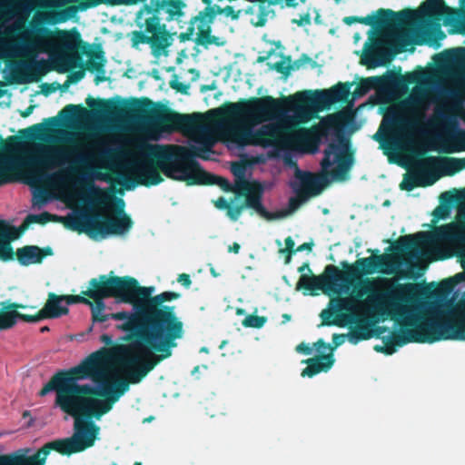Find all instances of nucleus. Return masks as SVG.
Segmentation results:
<instances>
[{
	"instance_id": "f257e3e1",
	"label": "nucleus",
	"mask_w": 465,
	"mask_h": 465,
	"mask_svg": "<svg viewBox=\"0 0 465 465\" xmlns=\"http://www.w3.org/2000/svg\"><path fill=\"white\" fill-rule=\"evenodd\" d=\"M86 104L90 108H86V121L136 114L145 117L158 130L168 133L200 130L203 128V123L207 119L234 122L237 125L229 130V139L239 146L282 149L287 144V130L282 124H264L255 130L251 125L274 119L283 112V107L292 113L291 122L295 125L306 124L314 118L320 119V89L297 92L285 98L283 103L270 95L227 103L205 114H179L163 104L153 103L147 97L115 102L113 99H94L89 95Z\"/></svg>"
},
{
	"instance_id": "f03ea898",
	"label": "nucleus",
	"mask_w": 465,
	"mask_h": 465,
	"mask_svg": "<svg viewBox=\"0 0 465 465\" xmlns=\"http://www.w3.org/2000/svg\"><path fill=\"white\" fill-rule=\"evenodd\" d=\"M143 378L142 372L124 377L109 373L104 355L96 351L79 365L55 372L38 391V396L54 391V407L74 419V432H76V422L87 425V436L92 437L94 445L99 427L91 420H100L108 413L129 391L130 384H137Z\"/></svg>"
},
{
	"instance_id": "7ed1b4c3",
	"label": "nucleus",
	"mask_w": 465,
	"mask_h": 465,
	"mask_svg": "<svg viewBox=\"0 0 465 465\" xmlns=\"http://www.w3.org/2000/svg\"><path fill=\"white\" fill-rule=\"evenodd\" d=\"M211 145H204L201 148L187 149L179 145L146 144L142 152L141 157L135 160L132 165L134 180L125 179L123 185L126 190H132L135 184L150 187L157 185L163 181L160 172L173 180L184 182L183 179L192 156H198L203 160L208 157L201 152L208 153Z\"/></svg>"
},
{
	"instance_id": "20e7f679",
	"label": "nucleus",
	"mask_w": 465,
	"mask_h": 465,
	"mask_svg": "<svg viewBox=\"0 0 465 465\" xmlns=\"http://www.w3.org/2000/svg\"><path fill=\"white\" fill-rule=\"evenodd\" d=\"M358 128L355 114L348 109L322 116V138L328 141L322 159V192L333 182L349 179L355 153L351 135Z\"/></svg>"
},
{
	"instance_id": "39448f33",
	"label": "nucleus",
	"mask_w": 465,
	"mask_h": 465,
	"mask_svg": "<svg viewBox=\"0 0 465 465\" xmlns=\"http://www.w3.org/2000/svg\"><path fill=\"white\" fill-rule=\"evenodd\" d=\"M131 305L134 312L110 313V319L124 321L118 328L127 332L124 340L129 342L119 347L118 362L124 375L142 372L146 377L153 370L148 364L159 357L161 350L149 321L141 315L142 303Z\"/></svg>"
},
{
	"instance_id": "423d86ee",
	"label": "nucleus",
	"mask_w": 465,
	"mask_h": 465,
	"mask_svg": "<svg viewBox=\"0 0 465 465\" xmlns=\"http://www.w3.org/2000/svg\"><path fill=\"white\" fill-rule=\"evenodd\" d=\"M145 289H150V293L141 301L144 310L141 315L149 321L159 343L158 348L161 350L159 357L148 364V369H154L159 362L172 355V349L177 346L176 340L183 336V323L176 316L174 306L163 304L177 300L181 294L175 292H163L153 296L155 288L145 286Z\"/></svg>"
},
{
	"instance_id": "0eeeda50",
	"label": "nucleus",
	"mask_w": 465,
	"mask_h": 465,
	"mask_svg": "<svg viewBox=\"0 0 465 465\" xmlns=\"http://www.w3.org/2000/svg\"><path fill=\"white\" fill-rule=\"evenodd\" d=\"M54 40L58 42L56 48L59 51V59L71 66H74L75 63L80 61V48L82 53H87L86 48L88 45L83 42L81 34L76 28H73L70 31L60 29L53 31L47 27L39 26L34 30L32 55H36V48L41 51L54 48L55 46Z\"/></svg>"
},
{
	"instance_id": "6e6552de",
	"label": "nucleus",
	"mask_w": 465,
	"mask_h": 465,
	"mask_svg": "<svg viewBox=\"0 0 465 465\" xmlns=\"http://www.w3.org/2000/svg\"><path fill=\"white\" fill-rule=\"evenodd\" d=\"M89 285L97 289L105 298H114L117 302L128 304L139 303L150 293V289L140 286L138 281L131 276L102 274L98 278H92Z\"/></svg>"
},
{
	"instance_id": "1a4fd4ad",
	"label": "nucleus",
	"mask_w": 465,
	"mask_h": 465,
	"mask_svg": "<svg viewBox=\"0 0 465 465\" xmlns=\"http://www.w3.org/2000/svg\"><path fill=\"white\" fill-rule=\"evenodd\" d=\"M451 11L444 0H426L418 10L403 9L395 12L381 8L378 10V15L380 24L401 27L418 21H440Z\"/></svg>"
},
{
	"instance_id": "9d476101",
	"label": "nucleus",
	"mask_w": 465,
	"mask_h": 465,
	"mask_svg": "<svg viewBox=\"0 0 465 465\" xmlns=\"http://www.w3.org/2000/svg\"><path fill=\"white\" fill-rule=\"evenodd\" d=\"M430 235L420 232L416 234L401 236L394 245L399 252L416 250L428 242ZM431 238L439 242H447L457 245H465V222L450 223L434 229Z\"/></svg>"
},
{
	"instance_id": "9b49d317",
	"label": "nucleus",
	"mask_w": 465,
	"mask_h": 465,
	"mask_svg": "<svg viewBox=\"0 0 465 465\" xmlns=\"http://www.w3.org/2000/svg\"><path fill=\"white\" fill-rule=\"evenodd\" d=\"M355 301L353 299H338L336 300L335 308L341 314L347 324L350 325L348 340L352 344H357L361 341L371 339L372 336L379 337L387 329L385 327H378L374 331L371 326L374 322H371L368 317L360 314L359 311H355Z\"/></svg>"
},
{
	"instance_id": "f8f14e48",
	"label": "nucleus",
	"mask_w": 465,
	"mask_h": 465,
	"mask_svg": "<svg viewBox=\"0 0 465 465\" xmlns=\"http://www.w3.org/2000/svg\"><path fill=\"white\" fill-rule=\"evenodd\" d=\"M114 215H105L100 219V215H94L86 219V233L90 236L124 235L133 227L131 217L124 212V202L119 198L116 200Z\"/></svg>"
},
{
	"instance_id": "ddd939ff",
	"label": "nucleus",
	"mask_w": 465,
	"mask_h": 465,
	"mask_svg": "<svg viewBox=\"0 0 465 465\" xmlns=\"http://www.w3.org/2000/svg\"><path fill=\"white\" fill-rule=\"evenodd\" d=\"M67 153L59 149L39 147L23 163L25 183L35 185L47 177L46 169L53 168L66 160Z\"/></svg>"
},
{
	"instance_id": "4468645a",
	"label": "nucleus",
	"mask_w": 465,
	"mask_h": 465,
	"mask_svg": "<svg viewBox=\"0 0 465 465\" xmlns=\"http://www.w3.org/2000/svg\"><path fill=\"white\" fill-rule=\"evenodd\" d=\"M133 45L139 44L150 45L153 54L158 56L173 43V35L168 32L166 25L161 23L157 15L145 19L144 31H134L132 34Z\"/></svg>"
},
{
	"instance_id": "2eb2a0df",
	"label": "nucleus",
	"mask_w": 465,
	"mask_h": 465,
	"mask_svg": "<svg viewBox=\"0 0 465 465\" xmlns=\"http://www.w3.org/2000/svg\"><path fill=\"white\" fill-rule=\"evenodd\" d=\"M86 426L76 422V432L72 437L50 441L32 456H37V460L45 465V458L52 450L63 455L84 451L93 446V439L87 436Z\"/></svg>"
},
{
	"instance_id": "dca6fc26",
	"label": "nucleus",
	"mask_w": 465,
	"mask_h": 465,
	"mask_svg": "<svg viewBox=\"0 0 465 465\" xmlns=\"http://www.w3.org/2000/svg\"><path fill=\"white\" fill-rule=\"evenodd\" d=\"M284 162L295 167L294 181L291 182L290 186L297 195H304L307 198L320 194V171L311 173L299 169L296 162L291 157L286 156Z\"/></svg>"
},
{
	"instance_id": "f3484780",
	"label": "nucleus",
	"mask_w": 465,
	"mask_h": 465,
	"mask_svg": "<svg viewBox=\"0 0 465 465\" xmlns=\"http://www.w3.org/2000/svg\"><path fill=\"white\" fill-rule=\"evenodd\" d=\"M192 156L189 159V164L193 163V165L188 167L186 175L183 178L187 185H219L224 192L232 193V184L226 179L221 176L211 174L205 172L200 163Z\"/></svg>"
},
{
	"instance_id": "a211bd4d",
	"label": "nucleus",
	"mask_w": 465,
	"mask_h": 465,
	"mask_svg": "<svg viewBox=\"0 0 465 465\" xmlns=\"http://www.w3.org/2000/svg\"><path fill=\"white\" fill-rule=\"evenodd\" d=\"M23 303L5 301L0 302V331L15 327L18 320L25 322H38V314L29 315L18 312V309H25Z\"/></svg>"
},
{
	"instance_id": "6ab92c4d",
	"label": "nucleus",
	"mask_w": 465,
	"mask_h": 465,
	"mask_svg": "<svg viewBox=\"0 0 465 465\" xmlns=\"http://www.w3.org/2000/svg\"><path fill=\"white\" fill-rule=\"evenodd\" d=\"M385 257L383 255H373L365 258H360L351 265L344 263V274L350 282L359 279L363 275L372 274L383 263Z\"/></svg>"
},
{
	"instance_id": "aec40b11",
	"label": "nucleus",
	"mask_w": 465,
	"mask_h": 465,
	"mask_svg": "<svg viewBox=\"0 0 465 465\" xmlns=\"http://www.w3.org/2000/svg\"><path fill=\"white\" fill-rule=\"evenodd\" d=\"M297 353L312 356L301 361L306 367L302 371L301 376L312 378L320 373V339L312 344L301 342L295 347Z\"/></svg>"
},
{
	"instance_id": "412c9836",
	"label": "nucleus",
	"mask_w": 465,
	"mask_h": 465,
	"mask_svg": "<svg viewBox=\"0 0 465 465\" xmlns=\"http://www.w3.org/2000/svg\"><path fill=\"white\" fill-rule=\"evenodd\" d=\"M353 83H338L329 89H322V111L329 109L337 103L352 104L351 88Z\"/></svg>"
},
{
	"instance_id": "4be33fe9",
	"label": "nucleus",
	"mask_w": 465,
	"mask_h": 465,
	"mask_svg": "<svg viewBox=\"0 0 465 465\" xmlns=\"http://www.w3.org/2000/svg\"><path fill=\"white\" fill-rule=\"evenodd\" d=\"M430 168L423 167L421 161L419 163V168L411 173L404 174L400 188L411 192L417 187H427L432 185L438 179L430 173Z\"/></svg>"
},
{
	"instance_id": "5701e85b",
	"label": "nucleus",
	"mask_w": 465,
	"mask_h": 465,
	"mask_svg": "<svg viewBox=\"0 0 465 465\" xmlns=\"http://www.w3.org/2000/svg\"><path fill=\"white\" fill-rule=\"evenodd\" d=\"M53 254L51 247L40 248L36 245H25L18 248L15 252V257L22 266L41 263L46 256Z\"/></svg>"
},
{
	"instance_id": "b1692460",
	"label": "nucleus",
	"mask_w": 465,
	"mask_h": 465,
	"mask_svg": "<svg viewBox=\"0 0 465 465\" xmlns=\"http://www.w3.org/2000/svg\"><path fill=\"white\" fill-rule=\"evenodd\" d=\"M291 140L299 145L311 147L316 153L320 147V123L310 128L301 127L292 133Z\"/></svg>"
},
{
	"instance_id": "393cba45",
	"label": "nucleus",
	"mask_w": 465,
	"mask_h": 465,
	"mask_svg": "<svg viewBox=\"0 0 465 465\" xmlns=\"http://www.w3.org/2000/svg\"><path fill=\"white\" fill-rule=\"evenodd\" d=\"M64 302V295H57L54 292H50L45 306L37 312L38 322L44 319H55L68 314L69 309L67 306L62 305V302Z\"/></svg>"
},
{
	"instance_id": "a878e982",
	"label": "nucleus",
	"mask_w": 465,
	"mask_h": 465,
	"mask_svg": "<svg viewBox=\"0 0 465 465\" xmlns=\"http://www.w3.org/2000/svg\"><path fill=\"white\" fill-rule=\"evenodd\" d=\"M15 227L8 224L5 221L0 220V260L9 262L14 260L15 252L11 245V241L18 238V233L14 232Z\"/></svg>"
},
{
	"instance_id": "bb28decb",
	"label": "nucleus",
	"mask_w": 465,
	"mask_h": 465,
	"mask_svg": "<svg viewBox=\"0 0 465 465\" xmlns=\"http://www.w3.org/2000/svg\"><path fill=\"white\" fill-rule=\"evenodd\" d=\"M421 165L430 170L439 169L446 176H453L460 172L458 158L454 157L428 156L421 160Z\"/></svg>"
},
{
	"instance_id": "cd10ccee",
	"label": "nucleus",
	"mask_w": 465,
	"mask_h": 465,
	"mask_svg": "<svg viewBox=\"0 0 465 465\" xmlns=\"http://www.w3.org/2000/svg\"><path fill=\"white\" fill-rule=\"evenodd\" d=\"M83 294L86 295L89 299H92L94 302H91L89 305L92 312V320L94 322H104L110 319V313H104V311L105 309V304L104 300L105 297L97 291L94 287L88 286L86 291H83Z\"/></svg>"
},
{
	"instance_id": "c85d7f7f",
	"label": "nucleus",
	"mask_w": 465,
	"mask_h": 465,
	"mask_svg": "<svg viewBox=\"0 0 465 465\" xmlns=\"http://www.w3.org/2000/svg\"><path fill=\"white\" fill-rule=\"evenodd\" d=\"M233 201L234 199L231 200L229 208L226 211L227 216L233 222L239 219L245 208L253 209L260 216L263 218L268 217L267 215L269 214V212L263 206L262 203L258 202L256 197H249L248 199H245L244 203L239 205H233Z\"/></svg>"
},
{
	"instance_id": "c756f323",
	"label": "nucleus",
	"mask_w": 465,
	"mask_h": 465,
	"mask_svg": "<svg viewBox=\"0 0 465 465\" xmlns=\"http://www.w3.org/2000/svg\"><path fill=\"white\" fill-rule=\"evenodd\" d=\"M232 189L236 196H243L245 199L256 197L262 203L263 187L259 182H249L244 177H240L236 179Z\"/></svg>"
},
{
	"instance_id": "7c9ffc66",
	"label": "nucleus",
	"mask_w": 465,
	"mask_h": 465,
	"mask_svg": "<svg viewBox=\"0 0 465 465\" xmlns=\"http://www.w3.org/2000/svg\"><path fill=\"white\" fill-rule=\"evenodd\" d=\"M341 280L345 284L352 287L351 295L345 297L344 299H353L355 301V311H359L361 299L370 291V281L368 279L359 277V279L351 280V282H350L344 272L342 273Z\"/></svg>"
},
{
	"instance_id": "2f4dec72",
	"label": "nucleus",
	"mask_w": 465,
	"mask_h": 465,
	"mask_svg": "<svg viewBox=\"0 0 465 465\" xmlns=\"http://www.w3.org/2000/svg\"><path fill=\"white\" fill-rule=\"evenodd\" d=\"M386 83V78L383 76H371L362 78L357 84L354 90L351 92L352 102L366 95L371 90L380 88Z\"/></svg>"
},
{
	"instance_id": "473e14b6",
	"label": "nucleus",
	"mask_w": 465,
	"mask_h": 465,
	"mask_svg": "<svg viewBox=\"0 0 465 465\" xmlns=\"http://www.w3.org/2000/svg\"><path fill=\"white\" fill-rule=\"evenodd\" d=\"M296 289L304 295H318L320 291V275L301 274Z\"/></svg>"
},
{
	"instance_id": "72a5a7b5",
	"label": "nucleus",
	"mask_w": 465,
	"mask_h": 465,
	"mask_svg": "<svg viewBox=\"0 0 465 465\" xmlns=\"http://www.w3.org/2000/svg\"><path fill=\"white\" fill-rule=\"evenodd\" d=\"M74 186L88 190L90 193H94L98 194V201L102 204H106L109 200H111V196L103 193L99 188L95 187L94 182L91 177H87L85 175L78 176L74 181Z\"/></svg>"
},
{
	"instance_id": "f704fd0d",
	"label": "nucleus",
	"mask_w": 465,
	"mask_h": 465,
	"mask_svg": "<svg viewBox=\"0 0 465 465\" xmlns=\"http://www.w3.org/2000/svg\"><path fill=\"white\" fill-rule=\"evenodd\" d=\"M308 199L309 198L305 197L304 195L300 196L296 194V196L291 197L289 199L287 209L276 213L269 212V214L267 215L268 217H265V219L271 221L284 218L287 215L294 213L302 205V203Z\"/></svg>"
},
{
	"instance_id": "c9c22d12",
	"label": "nucleus",
	"mask_w": 465,
	"mask_h": 465,
	"mask_svg": "<svg viewBox=\"0 0 465 465\" xmlns=\"http://www.w3.org/2000/svg\"><path fill=\"white\" fill-rule=\"evenodd\" d=\"M0 465H41L37 456L24 454L0 455Z\"/></svg>"
},
{
	"instance_id": "e433bc0d",
	"label": "nucleus",
	"mask_w": 465,
	"mask_h": 465,
	"mask_svg": "<svg viewBox=\"0 0 465 465\" xmlns=\"http://www.w3.org/2000/svg\"><path fill=\"white\" fill-rule=\"evenodd\" d=\"M45 122L49 126L45 124H36L27 129H25L22 133H27L28 136L32 139H42V137L51 130L50 126L58 124V121L55 117L47 118Z\"/></svg>"
},
{
	"instance_id": "4c0bfd02",
	"label": "nucleus",
	"mask_w": 465,
	"mask_h": 465,
	"mask_svg": "<svg viewBox=\"0 0 465 465\" xmlns=\"http://www.w3.org/2000/svg\"><path fill=\"white\" fill-rule=\"evenodd\" d=\"M379 19H380V15L377 14V18L375 15H368V16H365V17H361V16H346L343 18V22L348 25H351L352 24H355V23H360V24H363V25H379V26H391V27H396L395 25H381L379 23Z\"/></svg>"
},
{
	"instance_id": "58836bf2",
	"label": "nucleus",
	"mask_w": 465,
	"mask_h": 465,
	"mask_svg": "<svg viewBox=\"0 0 465 465\" xmlns=\"http://www.w3.org/2000/svg\"><path fill=\"white\" fill-rule=\"evenodd\" d=\"M362 64L368 68H375L383 64L382 52L379 49H372L367 52L362 57Z\"/></svg>"
},
{
	"instance_id": "ea45409f",
	"label": "nucleus",
	"mask_w": 465,
	"mask_h": 465,
	"mask_svg": "<svg viewBox=\"0 0 465 465\" xmlns=\"http://www.w3.org/2000/svg\"><path fill=\"white\" fill-rule=\"evenodd\" d=\"M68 3H77L78 9L85 11L89 8L95 7L103 3L110 2L114 4H128L129 0H66Z\"/></svg>"
},
{
	"instance_id": "a19ab883",
	"label": "nucleus",
	"mask_w": 465,
	"mask_h": 465,
	"mask_svg": "<svg viewBox=\"0 0 465 465\" xmlns=\"http://www.w3.org/2000/svg\"><path fill=\"white\" fill-rule=\"evenodd\" d=\"M88 54L91 58V60L89 61V70L103 72L105 64L104 52L102 50H99L97 52L88 53Z\"/></svg>"
},
{
	"instance_id": "79ce46f5",
	"label": "nucleus",
	"mask_w": 465,
	"mask_h": 465,
	"mask_svg": "<svg viewBox=\"0 0 465 465\" xmlns=\"http://www.w3.org/2000/svg\"><path fill=\"white\" fill-rule=\"evenodd\" d=\"M64 225L72 231H77L79 232H85L86 229V222L83 223V221L80 217L76 216H69L67 218H64Z\"/></svg>"
},
{
	"instance_id": "37998d69",
	"label": "nucleus",
	"mask_w": 465,
	"mask_h": 465,
	"mask_svg": "<svg viewBox=\"0 0 465 465\" xmlns=\"http://www.w3.org/2000/svg\"><path fill=\"white\" fill-rule=\"evenodd\" d=\"M266 322H267V318L265 316L250 314V315L246 316L245 319L242 321V325L244 327L260 329V328L263 327V325L266 323Z\"/></svg>"
},
{
	"instance_id": "c03bdc74",
	"label": "nucleus",
	"mask_w": 465,
	"mask_h": 465,
	"mask_svg": "<svg viewBox=\"0 0 465 465\" xmlns=\"http://www.w3.org/2000/svg\"><path fill=\"white\" fill-rule=\"evenodd\" d=\"M58 217L51 214L48 212H43L39 214H28V220L33 221V223L45 224L49 222L56 221Z\"/></svg>"
},
{
	"instance_id": "a18cd8bd",
	"label": "nucleus",
	"mask_w": 465,
	"mask_h": 465,
	"mask_svg": "<svg viewBox=\"0 0 465 465\" xmlns=\"http://www.w3.org/2000/svg\"><path fill=\"white\" fill-rule=\"evenodd\" d=\"M285 247L283 249H280V252L281 253H284L285 254V260H284V262L286 264L290 263L291 262V260H292V256L293 254H295V242L293 241V239L291 237V236H288L287 238H285Z\"/></svg>"
},
{
	"instance_id": "49530a36",
	"label": "nucleus",
	"mask_w": 465,
	"mask_h": 465,
	"mask_svg": "<svg viewBox=\"0 0 465 465\" xmlns=\"http://www.w3.org/2000/svg\"><path fill=\"white\" fill-rule=\"evenodd\" d=\"M182 2L177 0H170L167 2V13L169 15L168 20L173 19L174 16H180L183 15L181 11Z\"/></svg>"
},
{
	"instance_id": "de8ad7c7",
	"label": "nucleus",
	"mask_w": 465,
	"mask_h": 465,
	"mask_svg": "<svg viewBox=\"0 0 465 465\" xmlns=\"http://www.w3.org/2000/svg\"><path fill=\"white\" fill-rule=\"evenodd\" d=\"M86 297V295L83 294V292L79 295H64V302L66 303V305L74 303H84L89 306L91 304V301Z\"/></svg>"
},
{
	"instance_id": "09e8293b",
	"label": "nucleus",
	"mask_w": 465,
	"mask_h": 465,
	"mask_svg": "<svg viewBox=\"0 0 465 465\" xmlns=\"http://www.w3.org/2000/svg\"><path fill=\"white\" fill-rule=\"evenodd\" d=\"M216 40V36L211 35L210 27L206 30H201L199 33L198 44L200 45L217 44Z\"/></svg>"
},
{
	"instance_id": "8fccbe9b",
	"label": "nucleus",
	"mask_w": 465,
	"mask_h": 465,
	"mask_svg": "<svg viewBox=\"0 0 465 465\" xmlns=\"http://www.w3.org/2000/svg\"><path fill=\"white\" fill-rule=\"evenodd\" d=\"M342 272L334 265H327L324 269V272L322 273V283L326 277L337 279ZM322 291H324L323 284H322Z\"/></svg>"
},
{
	"instance_id": "3c124183",
	"label": "nucleus",
	"mask_w": 465,
	"mask_h": 465,
	"mask_svg": "<svg viewBox=\"0 0 465 465\" xmlns=\"http://www.w3.org/2000/svg\"><path fill=\"white\" fill-rule=\"evenodd\" d=\"M334 363V358L331 353L325 354L322 352V372L328 371Z\"/></svg>"
},
{
	"instance_id": "603ef678",
	"label": "nucleus",
	"mask_w": 465,
	"mask_h": 465,
	"mask_svg": "<svg viewBox=\"0 0 465 465\" xmlns=\"http://www.w3.org/2000/svg\"><path fill=\"white\" fill-rule=\"evenodd\" d=\"M274 69L284 75H288L292 69V66L290 64V57H288V64L284 61H280L274 64Z\"/></svg>"
},
{
	"instance_id": "864d4df0",
	"label": "nucleus",
	"mask_w": 465,
	"mask_h": 465,
	"mask_svg": "<svg viewBox=\"0 0 465 465\" xmlns=\"http://www.w3.org/2000/svg\"><path fill=\"white\" fill-rule=\"evenodd\" d=\"M449 214V210L444 207V206H437L433 213H432V215L434 217L435 220H441V219H445Z\"/></svg>"
},
{
	"instance_id": "5fc2aeb1",
	"label": "nucleus",
	"mask_w": 465,
	"mask_h": 465,
	"mask_svg": "<svg viewBox=\"0 0 465 465\" xmlns=\"http://www.w3.org/2000/svg\"><path fill=\"white\" fill-rule=\"evenodd\" d=\"M232 172L237 179L244 177L245 166L241 163L235 162L232 164Z\"/></svg>"
},
{
	"instance_id": "6e6d98bb",
	"label": "nucleus",
	"mask_w": 465,
	"mask_h": 465,
	"mask_svg": "<svg viewBox=\"0 0 465 465\" xmlns=\"http://www.w3.org/2000/svg\"><path fill=\"white\" fill-rule=\"evenodd\" d=\"M224 13L227 16H231L232 18L233 19H236L238 17V12L236 13L233 9L232 6L231 5H227L226 7H224L223 9H221L219 6H218V13L221 14V13Z\"/></svg>"
},
{
	"instance_id": "4d7b16f0",
	"label": "nucleus",
	"mask_w": 465,
	"mask_h": 465,
	"mask_svg": "<svg viewBox=\"0 0 465 465\" xmlns=\"http://www.w3.org/2000/svg\"><path fill=\"white\" fill-rule=\"evenodd\" d=\"M231 202L229 203L224 197H219L215 202L214 205L217 209L225 210L229 208Z\"/></svg>"
},
{
	"instance_id": "13d9d810",
	"label": "nucleus",
	"mask_w": 465,
	"mask_h": 465,
	"mask_svg": "<svg viewBox=\"0 0 465 465\" xmlns=\"http://www.w3.org/2000/svg\"><path fill=\"white\" fill-rule=\"evenodd\" d=\"M177 281H178V282H180L182 285H183L186 288L190 287L192 284L190 275L187 273H181L178 276Z\"/></svg>"
},
{
	"instance_id": "bf43d9fd",
	"label": "nucleus",
	"mask_w": 465,
	"mask_h": 465,
	"mask_svg": "<svg viewBox=\"0 0 465 465\" xmlns=\"http://www.w3.org/2000/svg\"><path fill=\"white\" fill-rule=\"evenodd\" d=\"M30 223H33V221L28 220V215H27L25 217V219L24 220V222L22 223V224L18 228H15V231H13V232L15 233L17 232L18 237H19L21 235V233L24 232L28 228Z\"/></svg>"
},
{
	"instance_id": "052dcab7",
	"label": "nucleus",
	"mask_w": 465,
	"mask_h": 465,
	"mask_svg": "<svg viewBox=\"0 0 465 465\" xmlns=\"http://www.w3.org/2000/svg\"><path fill=\"white\" fill-rule=\"evenodd\" d=\"M313 245H314L313 242H304V243L299 245L295 249V253L296 252H303V251H309L310 252V251H312Z\"/></svg>"
},
{
	"instance_id": "680f3d73",
	"label": "nucleus",
	"mask_w": 465,
	"mask_h": 465,
	"mask_svg": "<svg viewBox=\"0 0 465 465\" xmlns=\"http://www.w3.org/2000/svg\"><path fill=\"white\" fill-rule=\"evenodd\" d=\"M84 76V71H77V72H74L71 75H70V82L72 83H77L79 82L80 80H82Z\"/></svg>"
},
{
	"instance_id": "e2e57ef3",
	"label": "nucleus",
	"mask_w": 465,
	"mask_h": 465,
	"mask_svg": "<svg viewBox=\"0 0 465 465\" xmlns=\"http://www.w3.org/2000/svg\"><path fill=\"white\" fill-rule=\"evenodd\" d=\"M171 86L175 89L176 91L178 92H181L183 94H186L187 93V86L182 83H178V82H172L171 83Z\"/></svg>"
},
{
	"instance_id": "0e129e2a",
	"label": "nucleus",
	"mask_w": 465,
	"mask_h": 465,
	"mask_svg": "<svg viewBox=\"0 0 465 465\" xmlns=\"http://www.w3.org/2000/svg\"><path fill=\"white\" fill-rule=\"evenodd\" d=\"M310 16L308 15L301 16L299 20L293 19L292 23L297 24L298 25H304L310 24Z\"/></svg>"
},
{
	"instance_id": "69168bd1",
	"label": "nucleus",
	"mask_w": 465,
	"mask_h": 465,
	"mask_svg": "<svg viewBox=\"0 0 465 465\" xmlns=\"http://www.w3.org/2000/svg\"><path fill=\"white\" fill-rule=\"evenodd\" d=\"M55 90V88L52 87L51 84H42V93L45 94V95H48L50 94L51 93H53L54 91Z\"/></svg>"
},
{
	"instance_id": "338daca9",
	"label": "nucleus",
	"mask_w": 465,
	"mask_h": 465,
	"mask_svg": "<svg viewBox=\"0 0 465 465\" xmlns=\"http://www.w3.org/2000/svg\"><path fill=\"white\" fill-rule=\"evenodd\" d=\"M193 34V28H190L188 32L181 33L179 35V39L181 42H185L191 39Z\"/></svg>"
},
{
	"instance_id": "774afa93",
	"label": "nucleus",
	"mask_w": 465,
	"mask_h": 465,
	"mask_svg": "<svg viewBox=\"0 0 465 465\" xmlns=\"http://www.w3.org/2000/svg\"><path fill=\"white\" fill-rule=\"evenodd\" d=\"M35 108V104L29 105L27 108H25L24 111L20 113L21 116L24 118L28 117L29 115H31Z\"/></svg>"
}]
</instances>
